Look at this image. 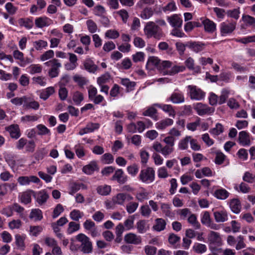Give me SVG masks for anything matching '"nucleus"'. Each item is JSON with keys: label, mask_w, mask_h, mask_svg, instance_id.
<instances>
[{"label": "nucleus", "mask_w": 255, "mask_h": 255, "mask_svg": "<svg viewBox=\"0 0 255 255\" xmlns=\"http://www.w3.org/2000/svg\"><path fill=\"white\" fill-rule=\"evenodd\" d=\"M171 66V62L169 61H160V63L157 67V69L163 75H174L179 72L183 71L185 69V67L183 66H174L170 70H167Z\"/></svg>", "instance_id": "f257e3e1"}, {"label": "nucleus", "mask_w": 255, "mask_h": 255, "mask_svg": "<svg viewBox=\"0 0 255 255\" xmlns=\"http://www.w3.org/2000/svg\"><path fill=\"white\" fill-rule=\"evenodd\" d=\"M143 30L148 38L153 37L155 39H159L163 36L159 27L153 21L146 23Z\"/></svg>", "instance_id": "f03ea898"}, {"label": "nucleus", "mask_w": 255, "mask_h": 255, "mask_svg": "<svg viewBox=\"0 0 255 255\" xmlns=\"http://www.w3.org/2000/svg\"><path fill=\"white\" fill-rule=\"evenodd\" d=\"M76 240L81 243V251L84 254H90L93 251V245L89 238L83 234H79L76 237Z\"/></svg>", "instance_id": "7ed1b4c3"}, {"label": "nucleus", "mask_w": 255, "mask_h": 255, "mask_svg": "<svg viewBox=\"0 0 255 255\" xmlns=\"http://www.w3.org/2000/svg\"><path fill=\"white\" fill-rule=\"evenodd\" d=\"M44 64L50 67L48 71V75L50 78H53L58 76L61 64L58 59H53L45 62Z\"/></svg>", "instance_id": "20e7f679"}, {"label": "nucleus", "mask_w": 255, "mask_h": 255, "mask_svg": "<svg viewBox=\"0 0 255 255\" xmlns=\"http://www.w3.org/2000/svg\"><path fill=\"white\" fill-rule=\"evenodd\" d=\"M155 178V171L153 168L147 167L141 170L139 175V179L144 183H151Z\"/></svg>", "instance_id": "39448f33"}, {"label": "nucleus", "mask_w": 255, "mask_h": 255, "mask_svg": "<svg viewBox=\"0 0 255 255\" xmlns=\"http://www.w3.org/2000/svg\"><path fill=\"white\" fill-rule=\"evenodd\" d=\"M188 88L190 91L189 94L191 99L199 101L204 98L205 93L200 89L192 85H189Z\"/></svg>", "instance_id": "423d86ee"}, {"label": "nucleus", "mask_w": 255, "mask_h": 255, "mask_svg": "<svg viewBox=\"0 0 255 255\" xmlns=\"http://www.w3.org/2000/svg\"><path fill=\"white\" fill-rule=\"evenodd\" d=\"M194 108L199 116L210 114L214 112V109L206 104L198 103L194 106Z\"/></svg>", "instance_id": "0eeeda50"}, {"label": "nucleus", "mask_w": 255, "mask_h": 255, "mask_svg": "<svg viewBox=\"0 0 255 255\" xmlns=\"http://www.w3.org/2000/svg\"><path fill=\"white\" fill-rule=\"evenodd\" d=\"M236 28V23L223 22L221 24L220 31L222 36H225L228 34L231 33Z\"/></svg>", "instance_id": "6e6552de"}, {"label": "nucleus", "mask_w": 255, "mask_h": 255, "mask_svg": "<svg viewBox=\"0 0 255 255\" xmlns=\"http://www.w3.org/2000/svg\"><path fill=\"white\" fill-rule=\"evenodd\" d=\"M208 240L210 244L217 246H221L222 239L219 233L211 231L208 235Z\"/></svg>", "instance_id": "1a4fd4ad"}, {"label": "nucleus", "mask_w": 255, "mask_h": 255, "mask_svg": "<svg viewBox=\"0 0 255 255\" xmlns=\"http://www.w3.org/2000/svg\"><path fill=\"white\" fill-rule=\"evenodd\" d=\"M133 199V197L128 194L121 193L118 194L116 196L113 198V201L114 203L123 205L126 200L130 201Z\"/></svg>", "instance_id": "9d476101"}, {"label": "nucleus", "mask_w": 255, "mask_h": 255, "mask_svg": "<svg viewBox=\"0 0 255 255\" xmlns=\"http://www.w3.org/2000/svg\"><path fill=\"white\" fill-rule=\"evenodd\" d=\"M125 241L128 244L138 245L141 243V238L134 233H128L124 237Z\"/></svg>", "instance_id": "9b49d317"}, {"label": "nucleus", "mask_w": 255, "mask_h": 255, "mask_svg": "<svg viewBox=\"0 0 255 255\" xmlns=\"http://www.w3.org/2000/svg\"><path fill=\"white\" fill-rule=\"evenodd\" d=\"M127 179V176L124 174L123 170L121 169L117 170L111 178L112 180H116L118 183L122 184L126 183Z\"/></svg>", "instance_id": "f8f14e48"}, {"label": "nucleus", "mask_w": 255, "mask_h": 255, "mask_svg": "<svg viewBox=\"0 0 255 255\" xmlns=\"http://www.w3.org/2000/svg\"><path fill=\"white\" fill-rule=\"evenodd\" d=\"M167 20L170 25L174 28L181 27L182 19L177 14H174L167 17Z\"/></svg>", "instance_id": "ddd939ff"}, {"label": "nucleus", "mask_w": 255, "mask_h": 255, "mask_svg": "<svg viewBox=\"0 0 255 255\" xmlns=\"http://www.w3.org/2000/svg\"><path fill=\"white\" fill-rule=\"evenodd\" d=\"M33 196L40 205L44 204L49 197L48 194L44 190L40 191L37 193L34 192Z\"/></svg>", "instance_id": "4468645a"}, {"label": "nucleus", "mask_w": 255, "mask_h": 255, "mask_svg": "<svg viewBox=\"0 0 255 255\" xmlns=\"http://www.w3.org/2000/svg\"><path fill=\"white\" fill-rule=\"evenodd\" d=\"M52 21L51 19L47 17H40L35 19V24L38 28H43L50 25Z\"/></svg>", "instance_id": "2eb2a0df"}, {"label": "nucleus", "mask_w": 255, "mask_h": 255, "mask_svg": "<svg viewBox=\"0 0 255 255\" xmlns=\"http://www.w3.org/2000/svg\"><path fill=\"white\" fill-rule=\"evenodd\" d=\"M5 130L9 132L12 138L17 139L20 136V129L17 125H11L7 127Z\"/></svg>", "instance_id": "dca6fc26"}, {"label": "nucleus", "mask_w": 255, "mask_h": 255, "mask_svg": "<svg viewBox=\"0 0 255 255\" xmlns=\"http://www.w3.org/2000/svg\"><path fill=\"white\" fill-rule=\"evenodd\" d=\"M202 24L206 32L212 33L216 30V24L209 19L207 18L204 20L202 21Z\"/></svg>", "instance_id": "f3484780"}, {"label": "nucleus", "mask_w": 255, "mask_h": 255, "mask_svg": "<svg viewBox=\"0 0 255 255\" xmlns=\"http://www.w3.org/2000/svg\"><path fill=\"white\" fill-rule=\"evenodd\" d=\"M239 141L243 146L250 145L251 140L249 133L246 131L240 132L239 134Z\"/></svg>", "instance_id": "a211bd4d"}, {"label": "nucleus", "mask_w": 255, "mask_h": 255, "mask_svg": "<svg viewBox=\"0 0 255 255\" xmlns=\"http://www.w3.org/2000/svg\"><path fill=\"white\" fill-rule=\"evenodd\" d=\"M187 47L196 53L202 51L205 47V44L198 42L190 41L187 43Z\"/></svg>", "instance_id": "6ab92c4d"}, {"label": "nucleus", "mask_w": 255, "mask_h": 255, "mask_svg": "<svg viewBox=\"0 0 255 255\" xmlns=\"http://www.w3.org/2000/svg\"><path fill=\"white\" fill-rule=\"evenodd\" d=\"M170 100L174 104L183 103L185 101L184 95L180 93H173L169 98Z\"/></svg>", "instance_id": "aec40b11"}, {"label": "nucleus", "mask_w": 255, "mask_h": 255, "mask_svg": "<svg viewBox=\"0 0 255 255\" xmlns=\"http://www.w3.org/2000/svg\"><path fill=\"white\" fill-rule=\"evenodd\" d=\"M155 106L161 109L164 112L167 113L170 117L174 118L175 116V112L172 106L170 105H160L156 104L154 105Z\"/></svg>", "instance_id": "412c9836"}, {"label": "nucleus", "mask_w": 255, "mask_h": 255, "mask_svg": "<svg viewBox=\"0 0 255 255\" xmlns=\"http://www.w3.org/2000/svg\"><path fill=\"white\" fill-rule=\"evenodd\" d=\"M161 210L163 214L165 217L169 218H173L175 214L171 211L170 205L166 203H161Z\"/></svg>", "instance_id": "4be33fe9"}, {"label": "nucleus", "mask_w": 255, "mask_h": 255, "mask_svg": "<svg viewBox=\"0 0 255 255\" xmlns=\"http://www.w3.org/2000/svg\"><path fill=\"white\" fill-rule=\"evenodd\" d=\"M230 207L231 210L235 214L239 213L241 209V203L237 199H234L231 201Z\"/></svg>", "instance_id": "5701e85b"}, {"label": "nucleus", "mask_w": 255, "mask_h": 255, "mask_svg": "<svg viewBox=\"0 0 255 255\" xmlns=\"http://www.w3.org/2000/svg\"><path fill=\"white\" fill-rule=\"evenodd\" d=\"M215 220L217 222H224L228 220V215L225 211L215 212L214 213Z\"/></svg>", "instance_id": "b1692460"}, {"label": "nucleus", "mask_w": 255, "mask_h": 255, "mask_svg": "<svg viewBox=\"0 0 255 255\" xmlns=\"http://www.w3.org/2000/svg\"><path fill=\"white\" fill-rule=\"evenodd\" d=\"M155 224L153 227L154 230L160 232L164 230L166 223L164 219L158 218L155 220Z\"/></svg>", "instance_id": "393cba45"}, {"label": "nucleus", "mask_w": 255, "mask_h": 255, "mask_svg": "<svg viewBox=\"0 0 255 255\" xmlns=\"http://www.w3.org/2000/svg\"><path fill=\"white\" fill-rule=\"evenodd\" d=\"M42 218V211L39 209H32L29 215V218L35 221H40Z\"/></svg>", "instance_id": "a878e982"}, {"label": "nucleus", "mask_w": 255, "mask_h": 255, "mask_svg": "<svg viewBox=\"0 0 255 255\" xmlns=\"http://www.w3.org/2000/svg\"><path fill=\"white\" fill-rule=\"evenodd\" d=\"M84 65L85 68L90 72L94 73L98 69L97 66L90 59L85 61Z\"/></svg>", "instance_id": "bb28decb"}, {"label": "nucleus", "mask_w": 255, "mask_h": 255, "mask_svg": "<svg viewBox=\"0 0 255 255\" xmlns=\"http://www.w3.org/2000/svg\"><path fill=\"white\" fill-rule=\"evenodd\" d=\"M173 123V121L171 119H165L163 120L156 124V127L158 129H163L168 126L172 125Z\"/></svg>", "instance_id": "cd10ccee"}, {"label": "nucleus", "mask_w": 255, "mask_h": 255, "mask_svg": "<svg viewBox=\"0 0 255 255\" xmlns=\"http://www.w3.org/2000/svg\"><path fill=\"white\" fill-rule=\"evenodd\" d=\"M32 194H33V195L34 194V192L32 190H28L23 192L21 196V202L25 204H27L31 202V196Z\"/></svg>", "instance_id": "c85d7f7f"}, {"label": "nucleus", "mask_w": 255, "mask_h": 255, "mask_svg": "<svg viewBox=\"0 0 255 255\" xmlns=\"http://www.w3.org/2000/svg\"><path fill=\"white\" fill-rule=\"evenodd\" d=\"M54 92L55 89L53 87H48L42 91L40 95V98L43 100H46Z\"/></svg>", "instance_id": "c756f323"}, {"label": "nucleus", "mask_w": 255, "mask_h": 255, "mask_svg": "<svg viewBox=\"0 0 255 255\" xmlns=\"http://www.w3.org/2000/svg\"><path fill=\"white\" fill-rule=\"evenodd\" d=\"M97 169V164L94 162H92L89 164L83 167V171L87 174H91Z\"/></svg>", "instance_id": "7c9ffc66"}, {"label": "nucleus", "mask_w": 255, "mask_h": 255, "mask_svg": "<svg viewBox=\"0 0 255 255\" xmlns=\"http://www.w3.org/2000/svg\"><path fill=\"white\" fill-rule=\"evenodd\" d=\"M186 66L190 70H194L195 72L198 73L200 71L199 66L194 67V61L191 57L188 58L185 62Z\"/></svg>", "instance_id": "2f4dec72"}, {"label": "nucleus", "mask_w": 255, "mask_h": 255, "mask_svg": "<svg viewBox=\"0 0 255 255\" xmlns=\"http://www.w3.org/2000/svg\"><path fill=\"white\" fill-rule=\"evenodd\" d=\"M136 228L138 233L140 234L145 233L148 229V227L147 226L146 222L145 220L138 221L136 223Z\"/></svg>", "instance_id": "473e14b6"}, {"label": "nucleus", "mask_w": 255, "mask_h": 255, "mask_svg": "<svg viewBox=\"0 0 255 255\" xmlns=\"http://www.w3.org/2000/svg\"><path fill=\"white\" fill-rule=\"evenodd\" d=\"M229 193L224 189L217 190L214 193L215 196L219 199L224 200L229 196Z\"/></svg>", "instance_id": "72a5a7b5"}, {"label": "nucleus", "mask_w": 255, "mask_h": 255, "mask_svg": "<svg viewBox=\"0 0 255 255\" xmlns=\"http://www.w3.org/2000/svg\"><path fill=\"white\" fill-rule=\"evenodd\" d=\"M188 222L196 229H199L201 227V225L198 222L197 217L195 214H191L190 215L188 218Z\"/></svg>", "instance_id": "f704fd0d"}, {"label": "nucleus", "mask_w": 255, "mask_h": 255, "mask_svg": "<svg viewBox=\"0 0 255 255\" xmlns=\"http://www.w3.org/2000/svg\"><path fill=\"white\" fill-rule=\"evenodd\" d=\"M33 45L37 50H41L43 48L47 46V42L43 40H39L33 42Z\"/></svg>", "instance_id": "c9c22d12"}, {"label": "nucleus", "mask_w": 255, "mask_h": 255, "mask_svg": "<svg viewBox=\"0 0 255 255\" xmlns=\"http://www.w3.org/2000/svg\"><path fill=\"white\" fill-rule=\"evenodd\" d=\"M111 190V186L108 185L100 186L97 188L98 193L102 195H108L110 193Z\"/></svg>", "instance_id": "e433bc0d"}, {"label": "nucleus", "mask_w": 255, "mask_h": 255, "mask_svg": "<svg viewBox=\"0 0 255 255\" xmlns=\"http://www.w3.org/2000/svg\"><path fill=\"white\" fill-rule=\"evenodd\" d=\"M68 55H69V61L71 63V68H67V70H73L77 67V57L75 54L72 53H68Z\"/></svg>", "instance_id": "4c0bfd02"}, {"label": "nucleus", "mask_w": 255, "mask_h": 255, "mask_svg": "<svg viewBox=\"0 0 255 255\" xmlns=\"http://www.w3.org/2000/svg\"><path fill=\"white\" fill-rule=\"evenodd\" d=\"M84 215L83 213L80 212L78 210L74 209L72 212H71L70 214V216L71 218L76 221H79L80 219H81L83 216Z\"/></svg>", "instance_id": "58836bf2"}, {"label": "nucleus", "mask_w": 255, "mask_h": 255, "mask_svg": "<svg viewBox=\"0 0 255 255\" xmlns=\"http://www.w3.org/2000/svg\"><path fill=\"white\" fill-rule=\"evenodd\" d=\"M160 62V60L157 57L155 56H150L148 58V61L147 62L146 67V68H148L150 64H152L156 67L157 68L158 66L159 65Z\"/></svg>", "instance_id": "ea45409f"}, {"label": "nucleus", "mask_w": 255, "mask_h": 255, "mask_svg": "<svg viewBox=\"0 0 255 255\" xmlns=\"http://www.w3.org/2000/svg\"><path fill=\"white\" fill-rule=\"evenodd\" d=\"M19 23L20 26H24L27 29L31 28L33 25L32 21L30 19L21 18L19 20Z\"/></svg>", "instance_id": "a19ab883"}, {"label": "nucleus", "mask_w": 255, "mask_h": 255, "mask_svg": "<svg viewBox=\"0 0 255 255\" xmlns=\"http://www.w3.org/2000/svg\"><path fill=\"white\" fill-rule=\"evenodd\" d=\"M36 128L38 129L37 134L38 135H43L46 134H49L50 133V130L43 125H37L36 126Z\"/></svg>", "instance_id": "79ce46f5"}, {"label": "nucleus", "mask_w": 255, "mask_h": 255, "mask_svg": "<svg viewBox=\"0 0 255 255\" xmlns=\"http://www.w3.org/2000/svg\"><path fill=\"white\" fill-rule=\"evenodd\" d=\"M191 138V136H187L184 139L181 140L178 144L179 148L182 150L186 149L188 147V142Z\"/></svg>", "instance_id": "37998d69"}, {"label": "nucleus", "mask_w": 255, "mask_h": 255, "mask_svg": "<svg viewBox=\"0 0 255 255\" xmlns=\"http://www.w3.org/2000/svg\"><path fill=\"white\" fill-rule=\"evenodd\" d=\"M153 14V10L151 8H144L140 14V17L143 19H148Z\"/></svg>", "instance_id": "c03bdc74"}, {"label": "nucleus", "mask_w": 255, "mask_h": 255, "mask_svg": "<svg viewBox=\"0 0 255 255\" xmlns=\"http://www.w3.org/2000/svg\"><path fill=\"white\" fill-rule=\"evenodd\" d=\"M193 249L196 253L202 254L206 251L207 247L204 244H197L194 246Z\"/></svg>", "instance_id": "a18cd8bd"}, {"label": "nucleus", "mask_w": 255, "mask_h": 255, "mask_svg": "<svg viewBox=\"0 0 255 255\" xmlns=\"http://www.w3.org/2000/svg\"><path fill=\"white\" fill-rule=\"evenodd\" d=\"M27 98L25 96H23L20 98L16 97L12 99L10 102H11V103L16 106L21 105L23 104H25V103L27 102Z\"/></svg>", "instance_id": "49530a36"}, {"label": "nucleus", "mask_w": 255, "mask_h": 255, "mask_svg": "<svg viewBox=\"0 0 255 255\" xmlns=\"http://www.w3.org/2000/svg\"><path fill=\"white\" fill-rule=\"evenodd\" d=\"M134 220V216H130L125 221L124 226L127 230H130L133 227Z\"/></svg>", "instance_id": "de8ad7c7"}, {"label": "nucleus", "mask_w": 255, "mask_h": 255, "mask_svg": "<svg viewBox=\"0 0 255 255\" xmlns=\"http://www.w3.org/2000/svg\"><path fill=\"white\" fill-rule=\"evenodd\" d=\"M23 106L27 109H33L34 110H37L39 107V104L37 102L35 101H28L27 99V102L24 104Z\"/></svg>", "instance_id": "09e8293b"}, {"label": "nucleus", "mask_w": 255, "mask_h": 255, "mask_svg": "<svg viewBox=\"0 0 255 255\" xmlns=\"http://www.w3.org/2000/svg\"><path fill=\"white\" fill-rule=\"evenodd\" d=\"M89 31L91 33H95L97 30V25L96 23L91 19L88 20L86 22Z\"/></svg>", "instance_id": "8fccbe9b"}, {"label": "nucleus", "mask_w": 255, "mask_h": 255, "mask_svg": "<svg viewBox=\"0 0 255 255\" xmlns=\"http://www.w3.org/2000/svg\"><path fill=\"white\" fill-rule=\"evenodd\" d=\"M201 221L203 225L206 226L212 221L210 214L208 211L204 212Z\"/></svg>", "instance_id": "3c124183"}, {"label": "nucleus", "mask_w": 255, "mask_h": 255, "mask_svg": "<svg viewBox=\"0 0 255 255\" xmlns=\"http://www.w3.org/2000/svg\"><path fill=\"white\" fill-rule=\"evenodd\" d=\"M110 79L109 74L106 73L98 78L97 83L99 85H104V84L109 82Z\"/></svg>", "instance_id": "603ef678"}, {"label": "nucleus", "mask_w": 255, "mask_h": 255, "mask_svg": "<svg viewBox=\"0 0 255 255\" xmlns=\"http://www.w3.org/2000/svg\"><path fill=\"white\" fill-rule=\"evenodd\" d=\"M121 84L126 86L128 89L131 90L135 85L134 82L130 81L128 78H123L121 79Z\"/></svg>", "instance_id": "864d4df0"}, {"label": "nucleus", "mask_w": 255, "mask_h": 255, "mask_svg": "<svg viewBox=\"0 0 255 255\" xmlns=\"http://www.w3.org/2000/svg\"><path fill=\"white\" fill-rule=\"evenodd\" d=\"M236 242H237V244L236 247L237 250H241L246 247V245L244 242V239L243 236H239L238 237Z\"/></svg>", "instance_id": "5fc2aeb1"}, {"label": "nucleus", "mask_w": 255, "mask_h": 255, "mask_svg": "<svg viewBox=\"0 0 255 255\" xmlns=\"http://www.w3.org/2000/svg\"><path fill=\"white\" fill-rule=\"evenodd\" d=\"M80 228V225L74 222H71L69 223V227L67 229V232L69 234H71L76 231H78Z\"/></svg>", "instance_id": "6e6d98bb"}, {"label": "nucleus", "mask_w": 255, "mask_h": 255, "mask_svg": "<svg viewBox=\"0 0 255 255\" xmlns=\"http://www.w3.org/2000/svg\"><path fill=\"white\" fill-rule=\"evenodd\" d=\"M54 55V51L52 50H49L45 52L40 56L41 60L44 61L50 58H52Z\"/></svg>", "instance_id": "4d7b16f0"}, {"label": "nucleus", "mask_w": 255, "mask_h": 255, "mask_svg": "<svg viewBox=\"0 0 255 255\" xmlns=\"http://www.w3.org/2000/svg\"><path fill=\"white\" fill-rule=\"evenodd\" d=\"M138 204L136 202H130L126 207L127 211L129 214L133 213L137 208Z\"/></svg>", "instance_id": "13d9d810"}, {"label": "nucleus", "mask_w": 255, "mask_h": 255, "mask_svg": "<svg viewBox=\"0 0 255 255\" xmlns=\"http://www.w3.org/2000/svg\"><path fill=\"white\" fill-rule=\"evenodd\" d=\"M43 228L39 226H30L29 232L30 234L33 236H37V235L42 232Z\"/></svg>", "instance_id": "bf43d9fd"}, {"label": "nucleus", "mask_w": 255, "mask_h": 255, "mask_svg": "<svg viewBox=\"0 0 255 255\" xmlns=\"http://www.w3.org/2000/svg\"><path fill=\"white\" fill-rule=\"evenodd\" d=\"M73 80L80 86H82L85 85L87 82V80L85 77L80 76L79 75H75L73 77Z\"/></svg>", "instance_id": "052dcab7"}, {"label": "nucleus", "mask_w": 255, "mask_h": 255, "mask_svg": "<svg viewBox=\"0 0 255 255\" xmlns=\"http://www.w3.org/2000/svg\"><path fill=\"white\" fill-rule=\"evenodd\" d=\"M157 113V110L153 107L148 108L146 110L143 112L142 115L144 116H149L154 118V115Z\"/></svg>", "instance_id": "680f3d73"}, {"label": "nucleus", "mask_w": 255, "mask_h": 255, "mask_svg": "<svg viewBox=\"0 0 255 255\" xmlns=\"http://www.w3.org/2000/svg\"><path fill=\"white\" fill-rule=\"evenodd\" d=\"M223 131V127L220 124H217L216 128L211 129L210 132L215 135H219Z\"/></svg>", "instance_id": "e2e57ef3"}, {"label": "nucleus", "mask_w": 255, "mask_h": 255, "mask_svg": "<svg viewBox=\"0 0 255 255\" xmlns=\"http://www.w3.org/2000/svg\"><path fill=\"white\" fill-rule=\"evenodd\" d=\"M173 150V147L166 145L164 146H162L161 153L164 156H166L172 153Z\"/></svg>", "instance_id": "0e129e2a"}, {"label": "nucleus", "mask_w": 255, "mask_h": 255, "mask_svg": "<svg viewBox=\"0 0 255 255\" xmlns=\"http://www.w3.org/2000/svg\"><path fill=\"white\" fill-rule=\"evenodd\" d=\"M83 94L79 92H76L73 95V100L77 104H79L83 100Z\"/></svg>", "instance_id": "69168bd1"}, {"label": "nucleus", "mask_w": 255, "mask_h": 255, "mask_svg": "<svg viewBox=\"0 0 255 255\" xmlns=\"http://www.w3.org/2000/svg\"><path fill=\"white\" fill-rule=\"evenodd\" d=\"M102 236L105 240L107 242H111L114 239V235L113 233L108 230L104 231L102 233Z\"/></svg>", "instance_id": "338daca9"}, {"label": "nucleus", "mask_w": 255, "mask_h": 255, "mask_svg": "<svg viewBox=\"0 0 255 255\" xmlns=\"http://www.w3.org/2000/svg\"><path fill=\"white\" fill-rule=\"evenodd\" d=\"M64 210L63 206L58 204L54 208L53 212L52 217L53 218H57Z\"/></svg>", "instance_id": "774afa93"}]
</instances>
